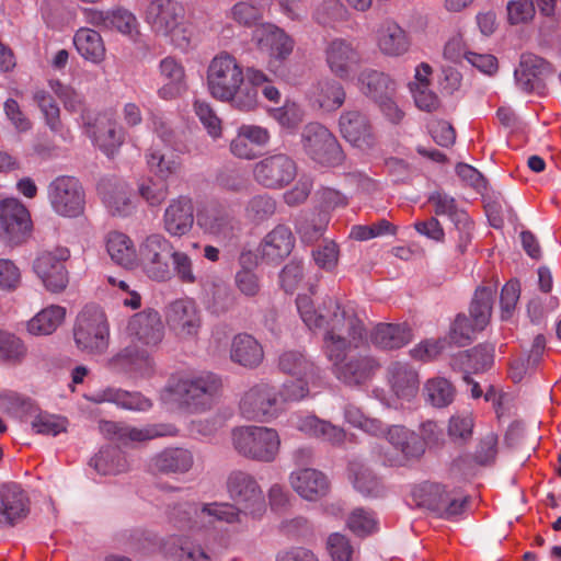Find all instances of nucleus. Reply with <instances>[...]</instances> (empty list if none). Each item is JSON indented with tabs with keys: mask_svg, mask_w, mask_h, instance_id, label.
<instances>
[{
	"mask_svg": "<svg viewBox=\"0 0 561 561\" xmlns=\"http://www.w3.org/2000/svg\"><path fill=\"white\" fill-rule=\"evenodd\" d=\"M297 309L302 321L310 329H322L323 352L325 357L337 358L345 345V340L358 341L365 335L364 322L350 307L341 306L340 301L327 296L314 308L308 296H298Z\"/></svg>",
	"mask_w": 561,
	"mask_h": 561,
	"instance_id": "f257e3e1",
	"label": "nucleus"
},
{
	"mask_svg": "<svg viewBox=\"0 0 561 561\" xmlns=\"http://www.w3.org/2000/svg\"><path fill=\"white\" fill-rule=\"evenodd\" d=\"M297 309L302 321L310 329H322L323 352L325 357L337 358L345 345V340L358 341L365 335L364 322L350 307L341 306L340 301L327 296L314 308L308 296H298Z\"/></svg>",
	"mask_w": 561,
	"mask_h": 561,
	"instance_id": "f03ea898",
	"label": "nucleus"
},
{
	"mask_svg": "<svg viewBox=\"0 0 561 561\" xmlns=\"http://www.w3.org/2000/svg\"><path fill=\"white\" fill-rule=\"evenodd\" d=\"M222 388L221 378L210 371L179 379L170 386V392L190 412L209 411L219 398Z\"/></svg>",
	"mask_w": 561,
	"mask_h": 561,
	"instance_id": "7ed1b4c3",
	"label": "nucleus"
},
{
	"mask_svg": "<svg viewBox=\"0 0 561 561\" xmlns=\"http://www.w3.org/2000/svg\"><path fill=\"white\" fill-rule=\"evenodd\" d=\"M184 16L183 5L174 0H153L146 11L147 22L154 33L169 37L182 50L191 43V32L185 26Z\"/></svg>",
	"mask_w": 561,
	"mask_h": 561,
	"instance_id": "20e7f679",
	"label": "nucleus"
},
{
	"mask_svg": "<svg viewBox=\"0 0 561 561\" xmlns=\"http://www.w3.org/2000/svg\"><path fill=\"white\" fill-rule=\"evenodd\" d=\"M234 449L243 457L272 462L276 459L280 438L276 430L265 426H242L232 432Z\"/></svg>",
	"mask_w": 561,
	"mask_h": 561,
	"instance_id": "39448f33",
	"label": "nucleus"
},
{
	"mask_svg": "<svg viewBox=\"0 0 561 561\" xmlns=\"http://www.w3.org/2000/svg\"><path fill=\"white\" fill-rule=\"evenodd\" d=\"M367 331L358 341L345 340V345L337 358L327 357L333 366L335 377L348 386H360L367 382L380 367L379 362L368 353L346 355L347 351L357 348L367 341Z\"/></svg>",
	"mask_w": 561,
	"mask_h": 561,
	"instance_id": "423d86ee",
	"label": "nucleus"
},
{
	"mask_svg": "<svg viewBox=\"0 0 561 561\" xmlns=\"http://www.w3.org/2000/svg\"><path fill=\"white\" fill-rule=\"evenodd\" d=\"M77 347L88 354H102L108 347V324L103 310L94 305L85 306L78 314L73 328Z\"/></svg>",
	"mask_w": 561,
	"mask_h": 561,
	"instance_id": "0eeeda50",
	"label": "nucleus"
},
{
	"mask_svg": "<svg viewBox=\"0 0 561 561\" xmlns=\"http://www.w3.org/2000/svg\"><path fill=\"white\" fill-rule=\"evenodd\" d=\"M300 144L304 153L318 164L334 167L344 160L336 137L320 123H309L304 126Z\"/></svg>",
	"mask_w": 561,
	"mask_h": 561,
	"instance_id": "6e6552de",
	"label": "nucleus"
},
{
	"mask_svg": "<svg viewBox=\"0 0 561 561\" xmlns=\"http://www.w3.org/2000/svg\"><path fill=\"white\" fill-rule=\"evenodd\" d=\"M173 250V243L164 234L151 233L139 243L137 260L149 278L169 280L172 277L170 259Z\"/></svg>",
	"mask_w": 561,
	"mask_h": 561,
	"instance_id": "1a4fd4ad",
	"label": "nucleus"
},
{
	"mask_svg": "<svg viewBox=\"0 0 561 561\" xmlns=\"http://www.w3.org/2000/svg\"><path fill=\"white\" fill-rule=\"evenodd\" d=\"M239 409L249 421L268 422L280 411L278 390L267 382L255 383L243 393Z\"/></svg>",
	"mask_w": 561,
	"mask_h": 561,
	"instance_id": "9d476101",
	"label": "nucleus"
},
{
	"mask_svg": "<svg viewBox=\"0 0 561 561\" xmlns=\"http://www.w3.org/2000/svg\"><path fill=\"white\" fill-rule=\"evenodd\" d=\"M47 196L53 209L60 216L73 218L84 210V191L73 176L56 178L47 186Z\"/></svg>",
	"mask_w": 561,
	"mask_h": 561,
	"instance_id": "9b49d317",
	"label": "nucleus"
},
{
	"mask_svg": "<svg viewBox=\"0 0 561 561\" xmlns=\"http://www.w3.org/2000/svg\"><path fill=\"white\" fill-rule=\"evenodd\" d=\"M243 78V70L236 58L228 53H221L208 66V91L213 98L221 101L226 95H231L232 89L238 88Z\"/></svg>",
	"mask_w": 561,
	"mask_h": 561,
	"instance_id": "f8f14e48",
	"label": "nucleus"
},
{
	"mask_svg": "<svg viewBox=\"0 0 561 561\" xmlns=\"http://www.w3.org/2000/svg\"><path fill=\"white\" fill-rule=\"evenodd\" d=\"M230 499L244 515L260 517L265 512V500L256 480L243 471H233L227 480Z\"/></svg>",
	"mask_w": 561,
	"mask_h": 561,
	"instance_id": "ddd939ff",
	"label": "nucleus"
},
{
	"mask_svg": "<svg viewBox=\"0 0 561 561\" xmlns=\"http://www.w3.org/2000/svg\"><path fill=\"white\" fill-rule=\"evenodd\" d=\"M297 175V164L286 153L270 154L253 167L254 180L266 188H283Z\"/></svg>",
	"mask_w": 561,
	"mask_h": 561,
	"instance_id": "4468645a",
	"label": "nucleus"
},
{
	"mask_svg": "<svg viewBox=\"0 0 561 561\" xmlns=\"http://www.w3.org/2000/svg\"><path fill=\"white\" fill-rule=\"evenodd\" d=\"M416 504L438 517L450 518L462 513L467 499H458L439 483L425 482L413 491Z\"/></svg>",
	"mask_w": 561,
	"mask_h": 561,
	"instance_id": "2eb2a0df",
	"label": "nucleus"
},
{
	"mask_svg": "<svg viewBox=\"0 0 561 561\" xmlns=\"http://www.w3.org/2000/svg\"><path fill=\"white\" fill-rule=\"evenodd\" d=\"M32 221L26 207L15 198L0 203V238L12 245H18L30 236Z\"/></svg>",
	"mask_w": 561,
	"mask_h": 561,
	"instance_id": "dca6fc26",
	"label": "nucleus"
},
{
	"mask_svg": "<svg viewBox=\"0 0 561 561\" xmlns=\"http://www.w3.org/2000/svg\"><path fill=\"white\" fill-rule=\"evenodd\" d=\"M68 256L67 249H57L55 252L41 253L34 261L33 270L48 290L58 293L66 288L68 274L64 262Z\"/></svg>",
	"mask_w": 561,
	"mask_h": 561,
	"instance_id": "f3484780",
	"label": "nucleus"
},
{
	"mask_svg": "<svg viewBox=\"0 0 561 561\" xmlns=\"http://www.w3.org/2000/svg\"><path fill=\"white\" fill-rule=\"evenodd\" d=\"M108 365L112 369L133 378H146L153 374L154 363L149 352L131 343L115 354Z\"/></svg>",
	"mask_w": 561,
	"mask_h": 561,
	"instance_id": "a211bd4d",
	"label": "nucleus"
},
{
	"mask_svg": "<svg viewBox=\"0 0 561 561\" xmlns=\"http://www.w3.org/2000/svg\"><path fill=\"white\" fill-rule=\"evenodd\" d=\"M194 205L191 197L180 195L172 198L164 209L162 228L171 237H183L194 226Z\"/></svg>",
	"mask_w": 561,
	"mask_h": 561,
	"instance_id": "6ab92c4d",
	"label": "nucleus"
},
{
	"mask_svg": "<svg viewBox=\"0 0 561 561\" xmlns=\"http://www.w3.org/2000/svg\"><path fill=\"white\" fill-rule=\"evenodd\" d=\"M131 342L157 346L163 339L164 327L158 311L147 309L134 314L126 328Z\"/></svg>",
	"mask_w": 561,
	"mask_h": 561,
	"instance_id": "aec40b11",
	"label": "nucleus"
},
{
	"mask_svg": "<svg viewBox=\"0 0 561 561\" xmlns=\"http://www.w3.org/2000/svg\"><path fill=\"white\" fill-rule=\"evenodd\" d=\"M325 61L331 72L341 79H347L360 64L357 48L348 41L335 38L325 47Z\"/></svg>",
	"mask_w": 561,
	"mask_h": 561,
	"instance_id": "412c9836",
	"label": "nucleus"
},
{
	"mask_svg": "<svg viewBox=\"0 0 561 561\" xmlns=\"http://www.w3.org/2000/svg\"><path fill=\"white\" fill-rule=\"evenodd\" d=\"M167 319L170 328L181 337H190L197 334L202 319L194 300L182 298L170 304Z\"/></svg>",
	"mask_w": 561,
	"mask_h": 561,
	"instance_id": "4be33fe9",
	"label": "nucleus"
},
{
	"mask_svg": "<svg viewBox=\"0 0 561 561\" xmlns=\"http://www.w3.org/2000/svg\"><path fill=\"white\" fill-rule=\"evenodd\" d=\"M339 125L342 136L354 147L363 150L374 147L375 136L366 114L357 110L346 111L341 115Z\"/></svg>",
	"mask_w": 561,
	"mask_h": 561,
	"instance_id": "5701e85b",
	"label": "nucleus"
},
{
	"mask_svg": "<svg viewBox=\"0 0 561 561\" xmlns=\"http://www.w3.org/2000/svg\"><path fill=\"white\" fill-rule=\"evenodd\" d=\"M99 428L104 436L123 445L146 442L171 434V432L165 430L162 425H150L144 428H137L112 421H101Z\"/></svg>",
	"mask_w": 561,
	"mask_h": 561,
	"instance_id": "b1692460",
	"label": "nucleus"
},
{
	"mask_svg": "<svg viewBox=\"0 0 561 561\" xmlns=\"http://www.w3.org/2000/svg\"><path fill=\"white\" fill-rule=\"evenodd\" d=\"M295 247V237L289 227L277 225L261 241L259 254L266 263L278 264L287 257Z\"/></svg>",
	"mask_w": 561,
	"mask_h": 561,
	"instance_id": "393cba45",
	"label": "nucleus"
},
{
	"mask_svg": "<svg viewBox=\"0 0 561 561\" xmlns=\"http://www.w3.org/2000/svg\"><path fill=\"white\" fill-rule=\"evenodd\" d=\"M289 482L293 489L307 501H318L330 491L328 477L312 468L298 469L291 472Z\"/></svg>",
	"mask_w": 561,
	"mask_h": 561,
	"instance_id": "a878e982",
	"label": "nucleus"
},
{
	"mask_svg": "<svg viewBox=\"0 0 561 561\" xmlns=\"http://www.w3.org/2000/svg\"><path fill=\"white\" fill-rule=\"evenodd\" d=\"M87 20L93 26L103 30H116L122 34H131L137 27L136 16L124 8L113 10H95L85 11Z\"/></svg>",
	"mask_w": 561,
	"mask_h": 561,
	"instance_id": "bb28decb",
	"label": "nucleus"
},
{
	"mask_svg": "<svg viewBox=\"0 0 561 561\" xmlns=\"http://www.w3.org/2000/svg\"><path fill=\"white\" fill-rule=\"evenodd\" d=\"M371 344L385 351L398 350L412 340V331L407 323H378L369 333Z\"/></svg>",
	"mask_w": 561,
	"mask_h": 561,
	"instance_id": "cd10ccee",
	"label": "nucleus"
},
{
	"mask_svg": "<svg viewBox=\"0 0 561 561\" xmlns=\"http://www.w3.org/2000/svg\"><path fill=\"white\" fill-rule=\"evenodd\" d=\"M182 508L186 514H195L196 523L213 524L214 522H225L228 524L241 522L242 511L230 503H209V504H188Z\"/></svg>",
	"mask_w": 561,
	"mask_h": 561,
	"instance_id": "c85d7f7f",
	"label": "nucleus"
},
{
	"mask_svg": "<svg viewBox=\"0 0 561 561\" xmlns=\"http://www.w3.org/2000/svg\"><path fill=\"white\" fill-rule=\"evenodd\" d=\"M256 37L260 49L266 51L275 60H284L293 51V39L276 25H262L256 31Z\"/></svg>",
	"mask_w": 561,
	"mask_h": 561,
	"instance_id": "c756f323",
	"label": "nucleus"
},
{
	"mask_svg": "<svg viewBox=\"0 0 561 561\" xmlns=\"http://www.w3.org/2000/svg\"><path fill=\"white\" fill-rule=\"evenodd\" d=\"M377 44L380 51L389 57H399L410 49L408 33L394 21H386L378 30Z\"/></svg>",
	"mask_w": 561,
	"mask_h": 561,
	"instance_id": "7c9ffc66",
	"label": "nucleus"
},
{
	"mask_svg": "<svg viewBox=\"0 0 561 561\" xmlns=\"http://www.w3.org/2000/svg\"><path fill=\"white\" fill-rule=\"evenodd\" d=\"M0 514L10 526L26 517L28 499L18 484L3 485L0 490Z\"/></svg>",
	"mask_w": 561,
	"mask_h": 561,
	"instance_id": "2f4dec72",
	"label": "nucleus"
},
{
	"mask_svg": "<svg viewBox=\"0 0 561 561\" xmlns=\"http://www.w3.org/2000/svg\"><path fill=\"white\" fill-rule=\"evenodd\" d=\"M197 224L204 233L220 241H229L234 237L236 222L229 214L221 209L205 210L198 215Z\"/></svg>",
	"mask_w": 561,
	"mask_h": 561,
	"instance_id": "473e14b6",
	"label": "nucleus"
},
{
	"mask_svg": "<svg viewBox=\"0 0 561 561\" xmlns=\"http://www.w3.org/2000/svg\"><path fill=\"white\" fill-rule=\"evenodd\" d=\"M88 400L94 403H114L133 411H147L152 405L151 401L139 392H128L116 388L100 390L88 397Z\"/></svg>",
	"mask_w": 561,
	"mask_h": 561,
	"instance_id": "72a5a7b5",
	"label": "nucleus"
},
{
	"mask_svg": "<svg viewBox=\"0 0 561 561\" xmlns=\"http://www.w3.org/2000/svg\"><path fill=\"white\" fill-rule=\"evenodd\" d=\"M294 425L298 431L331 445H341L345 439V432L341 427L314 415L297 416Z\"/></svg>",
	"mask_w": 561,
	"mask_h": 561,
	"instance_id": "f704fd0d",
	"label": "nucleus"
},
{
	"mask_svg": "<svg viewBox=\"0 0 561 561\" xmlns=\"http://www.w3.org/2000/svg\"><path fill=\"white\" fill-rule=\"evenodd\" d=\"M194 463V458L188 449L174 447L165 448L151 458L150 466L161 473H185Z\"/></svg>",
	"mask_w": 561,
	"mask_h": 561,
	"instance_id": "c9c22d12",
	"label": "nucleus"
},
{
	"mask_svg": "<svg viewBox=\"0 0 561 561\" xmlns=\"http://www.w3.org/2000/svg\"><path fill=\"white\" fill-rule=\"evenodd\" d=\"M358 87L375 103L386 95H394L397 90L396 82L388 75L375 69H365L359 73Z\"/></svg>",
	"mask_w": 561,
	"mask_h": 561,
	"instance_id": "e433bc0d",
	"label": "nucleus"
},
{
	"mask_svg": "<svg viewBox=\"0 0 561 561\" xmlns=\"http://www.w3.org/2000/svg\"><path fill=\"white\" fill-rule=\"evenodd\" d=\"M232 362L248 367H257L264 357L261 344L249 334H238L233 337L230 348Z\"/></svg>",
	"mask_w": 561,
	"mask_h": 561,
	"instance_id": "4c0bfd02",
	"label": "nucleus"
},
{
	"mask_svg": "<svg viewBox=\"0 0 561 561\" xmlns=\"http://www.w3.org/2000/svg\"><path fill=\"white\" fill-rule=\"evenodd\" d=\"M550 72V65L543 58L534 54H523L519 68L515 70L517 84L522 90L530 92L535 88V80Z\"/></svg>",
	"mask_w": 561,
	"mask_h": 561,
	"instance_id": "58836bf2",
	"label": "nucleus"
},
{
	"mask_svg": "<svg viewBox=\"0 0 561 561\" xmlns=\"http://www.w3.org/2000/svg\"><path fill=\"white\" fill-rule=\"evenodd\" d=\"M389 381L399 398L410 399L419 389L417 373L407 364L393 363L389 369Z\"/></svg>",
	"mask_w": 561,
	"mask_h": 561,
	"instance_id": "ea45409f",
	"label": "nucleus"
},
{
	"mask_svg": "<svg viewBox=\"0 0 561 561\" xmlns=\"http://www.w3.org/2000/svg\"><path fill=\"white\" fill-rule=\"evenodd\" d=\"M33 101L41 110L48 128L64 140H67L70 137V133L65 128L60 119V108L54 98L47 91L37 89L33 93Z\"/></svg>",
	"mask_w": 561,
	"mask_h": 561,
	"instance_id": "a19ab883",
	"label": "nucleus"
},
{
	"mask_svg": "<svg viewBox=\"0 0 561 561\" xmlns=\"http://www.w3.org/2000/svg\"><path fill=\"white\" fill-rule=\"evenodd\" d=\"M311 95L314 104L327 112L337 110L345 101L343 87L332 79L318 81L312 88Z\"/></svg>",
	"mask_w": 561,
	"mask_h": 561,
	"instance_id": "79ce46f5",
	"label": "nucleus"
},
{
	"mask_svg": "<svg viewBox=\"0 0 561 561\" xmlns=\"http://www.w3.org/2000/svg\"><path fill=\"white\" fill-rule=\"evenodd\" d=\"M78 53L87 60L100 64L105 57V46L101 35L88 27L78 30L73 37Z\"/></svg>",
	"mask_w": 561,
	"mask_h": 561,
	"instance_id": "37998d69",
	"label": "nucleus"
},
{
	"mask_svg": "<svg viewBox=\"0 0 561 561\" xmlns=\"http://www.w3.org/2000/svg\"><path fill=\"white\" fill-rule=\"evenodd\" d=\"M388 440L407 458H419L426 450L424 442L419 437V434L403 426H391L388 428Z\"/></svg>",
	"mask_w": 561,
	"mask_h": 561,
	"instance_id": "c03bdc74",
	"label": "nucleus"
},
{
	"mask_svg": "<svg viewBox=\"0 0 561 561\" xmlns=\"http://www.w3.org/2000/svg\"><path fill=\"white\" fill-rule=\"evenodd\" d=\"M106 249L111 259L122 266L131 267L137 260L131 240L122 232L108 233Z\"/></svg>",
	"mask_w": 561,
	"mask_h": 561,
	"instance_id": "a18cd8bd",
	"label": "nucleus"
},
{
	"mask_svg": "<svg viewBox=\"0 0 561 561\" xmlns=\"http://www.w3.org/2000/svg\"><path fill=\"white\" fill-rule=\"evenodd\" d=\"M65 314L66 310L62 307H47L28 321L27 331L33 335L51 334L60 325Z\"/></svg>",
	"mask_w": 561,
	"mask_h": 561,
	"instance_id": "49530a36",
	"label": "nucleus"
},
{
	"mask_svg": "<svg viewBox=\"0 0 561 561\" xmlns=\"http://www.w3.org/2000/svg\"><path fill=\"white\" fill-rule=\"evenodd\" d=\"M89 465L100 474H118L125 472L128 462L123 453L117 448H104L91 458Z\"/></svg>",
	"mask_w": 561,
	"mask_h": 561,
	"instance_id": "de8ad7c7",
	"label": "nucleus"
},
{
	"mask_svg": "<svg viewBox=\"0 0 561 561\" xmlns=\"http://www.w3.org/2000/svg\"><path fill=\"white\" fill-rule=\"evenodd\" d=\"M495 296V289L492 287H480L476 290L470 305L469 314L478 329H485L491 314Z\"/></svg>",
	"mask_w": 561,
	"mask_h": 561,
	"instance_id": "09e8293b",
	"label": "nucleus"
},
{
	"mask_svg": "<svg viewBox=\"0 0 561 561\" xmlns=\"http://www.w3.org/2000/svg\"><path fill=\"white\" fill-rule=\"evenodd\" d=\"M426 401L435 408H445L451 404L456 397V388L444 377H434L424 386Z\"/></svg>",
	"mask_w": 561,
	"mask_h": 561,
	"instance_id": "8fccbe9b",
	"label": "nucleus"
},
{
	"mask_svg": "<svg viewBox=\"0 0 561 561\" xmlns=\"http://www.w3.org/2000/svg\"><path fill=\"white\" fill-rule=\"evenodd\" d=\"M147 164L151 172L163 180L176 174L181 169L179 156L173 152H161L158 149H152L147 154Z\"/></svg>",
	"mask_w": 561,
	"mask_h": 561,
	"instance_id": "3c124183",
	"label": "nucleus"
},
{
	"mask_svg": "<svg viewBox=\"0 0 561 561\" xmlns=\"http://www.w3.org/2000/svg\"><path fill=\"white\" fill-rule=\"evenodd\" d=\"M27 354L24 342L15 334L0 330V362L18 365Z\"/></svg>",
	"mask_w": 561,
	"mask_h": 561,
	"instance_id": "603ef678",
	"label": "nucleus"
},
{
	"mask_svg": "<svg viewBox=\"0 0 561 561\" xmlns=\"http://www.w3.org/2000/svg\"><path fill=\"white\" fill-rule=\"evenodd\" d=\"M282 371L296 377H312L314 365L302 353L297 351L284 352L278 359Z\"/></svg>",
	"mask_w": 561,
	"mask_h": 561,
	"instance_id": "864d4df0",
	"label": "nucleus"
},
{
	"mask_svg": "<svg viewBox=\"0 0 561 561\" xmlns=\"http://www.w3.org/2000/svg\"><path fill=\"white\" fill-rule=\"evenodd\" d=\"M222 102H228L230 105L242 112H250L256 108L259 104V89L250 83H245V77L238 88H233L231 95H226Z\"/></svg>",
	"mask_w": 561,
	"mask_h": 561,
	"instance_id": "5fc2aeb1",
	"label": "nucleus"
},
{
	"mask_svg": "<svg viewBox=\"0 0 561 561\" xmlns=\"http://www.w3.org/2000/svg\"><path fill=\"white\" fill-rule=\"evenodd\" d=\"M234 295L227 285L214 284L207 293L205 306L210 313L221 316L234 306Z\"/></svg>",
	"mask_w": 561,
	"mask_h": 561,
	"instance_id": "6e6d98bb",
	"label": "nucleus"
},
{
	"mask_svg": "<svg viewBox=\"0 0 561 561\" xmlns=\"http://www.w3.org/2000/svg\"><path fill=\"white\" fill-rule=\"evenodd\" d=\"M276 199L264 193L250 198L245 206V215L251 221L261 224L270 219L276 213Z\"/></svg>",
	"mask_w": 561,
	"mask_h": 561,
	"instance_id": "4d7b16f0",
	"label": "nucleus"
},
{
	"mask_svg": "<svg viewBox=\"0 0 561 561\" xmlns=\"http://www.w3.org/2000/svg\"><path fill=\"white\" fill-rule=\"evenodd\" d=\"M428 201L434 205L437 216H448L454 225L463 224V220L469 217L466 211L457 207L455 199L445 193L435 192Z\"/></svg>",
	"mask_w": 561,
	"mask_h": 561,
	"instance_id": "13d9d810",
	"label": "nucleus"
},
{
	"mask_svg": "<svg viewBox=\"0 0 561 561\" xmlns=\"http://www.w3.org/2000/svg\"><path fill=\"white\" fill-rule=\"evenodd\" d=\"M94 140L107 154H111L123 141L122 129L111 121L101 122L96 126Z\"/></svg>",
	"mask_w": 561,
	"mask_h": 561,
	"instance_id": "bf43d9fd",
	"label": "nucleus"
},
{
	"mask_svg": "<svg viewBox=\"0 0 561 561\" xmlns=\"http://www.w3.org/2000/svg\"><path fill=\"white\" fill-rule=\"evenodd\" d=\"M482 330L477 328L470 316L458 314L450 329L449 339L454 344L465 346L470 344L474 334Z\"/></svg>",
	"mask_w": 561,
	"mask_h": 561,
	"instance_id": "052dcab7",
	"label": "nucleus"
},
{
	"mask_svg": "<svg viewBox=\"0 0 561 561\" xmlns=\"http://www.w3.org/2000/svg\"><path fill=\"white\" fill-rule=\"evenodd\" d=\"M397 227L386 219H380L371 225L354 226L351 230V237L358 241H366L373 238L387 234H396Z\"/></svg>",
	"mask_w": 561,
	"mask_h": 561,
	"instance_id": "680f3d73",
	"label": "nucleus"
},
{
	"mask_svg": "<svg viewBox=\"0 0 561 561\" xmlns=\"http://www.w3.org/2000/svg\"><path fill=\"white\" fill-rule=\"evenodd\" d=\"M339 255V247L331 240H324L312 250V257L316 265L328 272H332L337 266Z\"/></svg>",
	"mask_w": 561,
	"mask_h": 561,
	"instance_id": "e2e57ef3",
	"label": "nucleus"
},
{
	"mask_svg": "<svg viewBox=\"0 0 561 561\" xmlns=\"http://www.w3.org/2000/svg\"><path fill=\"white\" fill-rule=\"evenodd\" d=\"M376 525L374 514L364 508H355L347 519V527L358 537L370 535L376 529Z\"/></svg>",
	"mask_w": 561,
	"mask_h": 561,
	"instance_id": "0e129e2a",
	"label": "nucleus"
},
{
	"mask_svg": "<svg viewBox=\"0 0 561 561\" xmlns=\"http://www.w3.org/2000/svg\"><path fill=\"white\" fill-rule=\"evenodd\" d=\"M138 192L149 206H160L169 195V186L165 182L146 179L139 184Z\"/></svg>",
	"mask_w": 561,
	"mask_h": 561,
	"instance_id": "69168bd1",
	"label": "nucleus"
},
{
	"mask_svg": "<svg viewBox=\"0 0 561 561\" xmlns=\"http://www.w3.org/2000/svg\"><path fill=\"white\" fill-rule=\"evenodd\" d=\"M49 87L62 101L67 111L76 113L83 110V98L73 88L65 85L58 80H50Z\"/></svg>",
	"mask_w": 561,
	"mask_h": 561,
	"instance_id": "338daca9",
	"label": "nucleus"
},
{
	"mask_svg": "<svg viewBox=\"0 0 561 561\" xmlns=\"http://www.w3.org/2000/svg\"><path fill=\"white\" fill-rule=\"evenodd\" d=\"M346 9L340 0H322L317 5L314 18L319 24L328 25L346 16Z\"/></svg>",
	"mask_w": 561,
	"mask_h": 561,
	"instance_id": "774afa93",
	"label": "nucleus"
}]
</instances>
